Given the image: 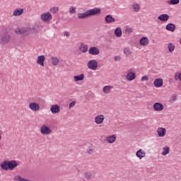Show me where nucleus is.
<instances>
[{
    "mask_svg": "<svg viewBox=\"0 0 181 181\" xmlns=\"http://www.w3.org/2000/svg\"><path fill=\"white\" fill-rule=\"evenodd\" d=\"M100 15H101V8L95 7L84 13H78V19H88V18H91V16H100Z\"/></svg>",
    "mask_w": 181,
    "mask_h": 181,
    "instance_id": "obj_1",
    "label": "nucleus"
},
{
    "mask_svg": "<svg viewBox=\"0 0 181 181\" xmlns=\"http://www.w3.org/2000/svg\"><path fill=\"white\" fill-rule=\"evenodd\" d=\"M0 166L3 170H13L18 166V163L15 160H4Z\"/></svg>",
    "mask_w": 181,
    "mask_h": 181,
    "instance_id": "obj_2",
    "label": "nucleus"
},
{
    "mask_svg": "<svg viewBox=\"0 0 181 181\" xmlns=\"http://www.w3.org/2000/svg\"><path fill=\"white\" fill-rule=\"evenodd\" d=\"M87 67L89 70H97L98 68V62L95 59L89 60L87 63Z\"/></svg>",
    "mask_w": 181,
    "mask_h": 181,
    "instance_id": "obj_3",
    "label": "nucleus"
},
{
    "mask_svg": "<svg viewBox=\"0 0 181 181\" xmlns=\"http://www.w3.org/2000/svg\"><path fill=\"white\" fill-rule=\"evenodd\" d=\"M40 131L42 135H50L52 134V129L46 124L41 126Z\"/></svg>",
    "mask_w": 181,
    "mask_h": 181,
    "instance_id": "obj_4",
    "label": "nucleus"
},
{
    "mask_svg": "<svg viewBox=\"0 0 181 181\" xmlns=\"http://www.w3.org/2000/svg\"><path fill=\"white\" fill-rule=\"evenodd\" d=\"M40 18L42 22H49V21H52V16L50 12H45L41 14Z\"/></svg>",
    "mask_w": 181,
    "mask_h": 181,
    "instance_id": "obj_5",
    "label": "nucleus"
},
{
    "mask_svg": "<svg viewBox=\"0 0 181 181\" xmlns=\"http://www.w3.org/2000/svg\"><path fill=\"white\" fill-rule=\"evenodd\" d=\"M14 32L17 33V35H23V36H28V35H29V29L25 28H16Z\"/></svg>",
    "mask_w": 181,
    "mask_h": 181,
    "instance_id": "obj_6",
    "label": "nucleus"
},
{
    "mask_svg": "<svg viewBox=\"0 0 181 181\" xmlns=\"http://www.w3.org/2000/svg\"><path fill=\"white\" fill-rule=\"evenodd\" d=\"M29 108L31 111L36 112L40 110V105L37 103L32 102L29 103Z\"/></svg>",
    "mask_w": 181,
    "mask_h": 181,
    "instance_id": "obj_7",
    "label": "nucleus"
},
{
    "mask_svg": "<svg viewBox=\"0 0 181 181\" xmlns=\"http://www.w3.org/2000/svg\"><path fill=\"white\" fill-rule=\"evenodd\" d=\"M11 40V35L8 33H6L1 36V43L3 45H8Z\"/></svg>",
    "mask_w": 181,
    "mask_h": 181,
    "instance_id": "obj_8",
    "label": "nucleus"
},
{
    "mask_svg": "<svg viewBox=\"0 0 181 181\" xmlns=\"http://www.w3.org/2000/svg\"><path fill=\"white\" fill-rule=\"evenodd\" d=\"M88 53L92 56H98L100 54V49L97 47H91L88 49Z\"/></svg>",
    "mask_w": 181,
    "mask_h": 181,
    "instance_id": "obj_9",
    "label": "nucleus"
},
{
    "mask_svg": "<svg viewBox=\"0 0 181 181\" xmlns=\"http://www.w3.org/2000/svg\"><path fill=\"white\" fill-rule=\"evenodd\" d=\"M135 78H136V74H135V72L129 71L126 75V79L127 81H132L135 80Z\"/></svg>",
    "mask_w": 181,
    "mask_h": 181,
    "instance_id": "obj_10",
    "label": "nucleus"
},
{
    "mask_svg": "<svg viewBox=\"0 0 181 181\" xmlns=\"http://www.w3.org/2000/svg\"><path fill=\"white\" fill-rule=\"evenodd\" d=\"M153 86L156 88H159L160 87H162V86H163V79L160 78H156L153 81Z\"/></svg>",
    "mask_w": 181,
    "mask_h": 181,
    "instance_id": "obj_11",
    "label": "nucleus"
},
{
    "mask_svg": "<svg viewBox=\"0 0 181 181\" xmlns=\"http://www.w3.org/2000/svg\"><path fill=\"white\" fill-rule=\"evenodd\" d=\"M45 60H46V57H45V55H40L37 59V63L42 67H44Z\"/></svg>",
    "mask_w": 181,
    "mask_h": 181,
    "instance_id": "obj_12",
    "label": "nucleus"
},
{
    "mask_svg": "<svg viewBox=\"0 0 181 181\" xmlns=\"http://www.w3.org/2000/svg\"><path fill=\"white\" fill-rule=\"evenodd\" d=\"M105 21L106 23L110 24L113 23V22H117V20H115V18H114L111 14H108L105 16Z\"/></svg>",
    "mask_w": 181,
    "mask_h": 181,
    "instance_id": "obj_13",
    "label": "nucleus"
},
{
    "mask_svg": "<svg viewBox=\"0 0 181 181\" xmlns=\"http://www.w3.org/2000/svg\"><path fill=\"white\" fill-rule=\"evenodd\" d=\"M153 108L155 111H163L164 108L163 104L157 102L153 104Z\"/></svg>",
    "mask_w": 181,
    "mask_h": 181,
    "instance_id": "obj_14",
    "label": "nucleus"
},
{
    "mask_svg": "<svg viewBox=\"0 0 181 181\" xmlns=\"http://www.w3.org/2000/svg\"><path fill=\"white\" fill-rule=\"evenodd\" d=\"M105 117L103 115H98L95 117V122L97 125H100L104 122Z\"/></svg>",
    "mask_w": 181,
    "mask_h": 181,
    "instance_id": "obj_15",
    "label": "nucleus"
},
{
    "mask_svg": "<svg viewBox=\"0 0 181 181\" xmlns=\"http://www.w3.org/2000/svg\"><path fill=\"white\" fill-rule=\"evenodd\" d=\"M169 18L170 17L168 14H161L157 18V19L160 22H168L169 21Z\"/></svg>",
    "mask_w": 181,
    "mask_h": 181,
    "instance_id": "obj_16",
    "label": "nucleus"
},
{
    "mask_svg": "<svg viewBox=\"0 0 181 181\" xmlns=\"http://www.w3.org/2000/svg\"><path fill=\"white\" fill-rule=\"evenodd\" d=\"M157 134H158V136H160V138H163V136H165V135H166V129H165L163 127H159L157 129Z\"/></svg>",
    "mask_w": 181,
    "mask_h": 181,
    "instance_id": "obj_17",
    "label": "nucleus"
},
{
    "mask_svg": "<svg viewBox=\"0 0 181 181\" xmlns=\"http://www.w3.org/2000/svg\"><path fill=\"white\" fill-rule=\"evenodd\" d=\"M50 111L52 114H59L60 112V107L57 105H53L50 107Z\"/></svg>",
    "mask_w": 181,
    "mask_h": 181,
    "instance_id": "obj_18",
    "label": "nucleus"
},
{
    "mask_svg": "<svg viewBox=\"0 0 181 181\" xmlns=\"http://www.w3.org/2000/svg\"><path fill=\"white\" fill-rule=\"evenodd\" d=\"M136 156H137L139 159H142L143 158H145V156H146V153H145V151L139 149L136 152Z\"/></svg>",
    "mask_w": 181,
    "mask_h": 181,
    "instance_id": "obj_19",
    "label": "nucleus"
},
{
    "mask_svg": "<svg viewBox=\"0 0 181 181\" xmlns=\"http://www.w3.org/2000/svg\"><path fill=\"white\" fill-rule=\"evenodd\" d=\"M112 88H114L112 86H105L103 88V93L110 94L111 91H112Z\"/></svg>",
    "mask_w": 181,
    "mask_h": 181,
    "instance_id": "obj_20",
    "label": "nucleus"
},
{
    "mask_svg": "<svg viewBox=\"0 0 181 181\" xmlns=\"http://www.w3.org/2000/svg\"><path fill=\"white\" fill-rule=\"evenodd\" d=\"M139 43L141 46H148V45H149V39L146 37H143L140 39Z\"/></svg>",
    "mask_w": 181,
    "mask_h": 181,
    "instance_id": "obj_21",
    "label": "nucleus"
},
{
    "mask_svg": "<svg viewBox=\"0 0 181 181\" xmlns=\"http://www.w3.org/2000/svg\"><path fill=\"white\" fill-rule=\"evenodd\" d=\"M166 30H169L170 32H175L176 30V25L173 23H168L165 26Z\"/></svg>",
    "mask_w": 181,
    "mask_h": 181,
    "instance_id": "obj_22",
    "label": "nucleus"
},
{
    "mask_svg": "<svg viewBox=\"0 0 181 181\" xmlns=\"http://www.w3.org/2000/svg\"><path fill=\"white\" fill-rule=\"evenodd\" d=\"M23 13V8H18L14 10L13 16H21Z\"/></svg>",
    "mask_w": 181,
    "mask_h": 181,
    "instance_id": "obj_23",
    "label": "nucleus"
},
{
    "mask_svg": "<svg viewBox=\"0 0 181 181\" xmlns=\"http://www.w3.org/2000/svg\"><path fill=\"white\" fill-rule=\"evenodd\" d=\"M106 141L108 142V144H114V142L117 141V136H115V134L110 136L107 137Z\"/></svg>",
    "mask_w": 181,
    "mask_h": 181,
    "instance_id": "obj_24",
    "label": "nucleus"
},
{
    "mask_svg": "<svg viewBox=\"0 0 181 181\" xmlns=\"http://www.w3.org/2000/svg\"><path fill=\"white\" fill-rule=\"evenodd\" d=\"M132 6L134 12H139L141 11V5L138 3H134Z\"/></svg>",
    "mask_w": 181,
    "mask_h": 181,
    "instance_id": "obj_25",
    "label": "nucleus"
},
{
    "mask_svg": "<svg viewBox=\"0 0 181 181\" xmlns=\"http://www.w3.org/2000/svg\"><path fill=\"white\" fill-rule=\"evenodd\" d=\"M80 52H82V53H87L88 52V46L81 44L79 47Z\"/></svg>",
    "mask_w": 181,
    "mask_h": 181,
    "instance_id": "obj_26",
    "label": "nucleus"
},
{
    "mask_svg": "<svg viewBox=\"0 0 181 181\" xmlns=\"http://www.w3.org/2000/svg\"><path fill=\"white\" fill-rule=\"evenodd\" d=\"M170 152V148L169 146H165L163 148V152L161 153V155H163V156H166V155H169Z\"/></svg>",
    "mask_w": 181,
    "mask_h": 181,
    "instance_id": "obj_27",
    "label": "nucleus"
},
{
    "mask_svg": "<svg viewBox=\"0 0 181 181\" xmlns=\"http://www.w3.org/2000/svg\"><path fill=\"white\" fill-rule=\"evenodd\" d=\"M115 35L117 37H121L122 36V30L118 27L115 30Z\"/></svg>",
    "mask_w": 181,
    "mask_h": 181,
    "instance_id": "obj_28",
    "label": "nucleus"
},
{
    "mask_svg": "<svg viewBox=\"0 0 181 181\" xmlns=\"http://www.w3.org/2000/svg\"><path fill=\"white\" fill-rule=\"evenodd\" d=\"M59 58L57 57H51V63L53 66H57L59 63Z\"/></svg>",
    "mask_w": 181,
    "mask_h": 181,
    "instance_id": "obj_29",
    "label": "nucleus"
},
{
    "mask_svg": "<svg viewBox=\"0 0 181 181\" xmlns=\"http://www.w3.org/2000/svg\"><path fill=\"white\" fill-rule=\"evenodd\" d=\"M123 53L125 56H131L132 54V52L131 51V48L129 47H126L123 49Z\"/></svg>",
    "mask_w": 181,
    "mask_h": 181,
    "instance_id": "obj_30",
    "label": "nucleus"
},
{
    "mask_svg": "<svg viewBox=\"0 0 181 181\" xmlns=\"http://www.w3.org/2000/svg\"><path fill=\"white\" fill-rule=\"evenodd\" d=\"M74 81H83L84 80V74H81L79 76H74Z\"/></svg>",
    "mask_w": 181,
    "mask_h": 181,
    "instance_id": "obj_31",
    "label": "nucleus"
},
{
    "mask_svg": "<svg viewBox=\"0 0 181 181\" xmlns=\"http://www.w3.org/2000/svg\"><path fill=\"white\" fill-rule=\"evenodd\" d=\"M177 100V95L174 93L170 96L168 103H170V104H173V103H176Z\"/></svg>",
    "mask_w": 181,
    "mask_h": 181,
    "instance_id": "obj_32",
    "label": "nucleus"
},
{
    "mask_svg": "<svg viewBox=\"0 0 181 181\" xmlns=\"http://www.w3.org/2000/svg\"><path fill=\"white\" fill-rule=\"evenodd\" d=\"M175 47H176L175 46V44H173L172 42H170L168 45V51L170 52V53H173V52H175Z\"/></svg>",
    "mask_w": 181,
    "mask_h": 181,
    "instance_id": "obj_33",
    "label": "nucleus"
},
{
    "mask_svg": "<svg viewBox=\"0 0 181 181\" xmlns=\"http://www.w3.org/2000/svg\"><path fill=\"white\" fill-rule=\"evenodd\" d=\"M180 2V0H170L167 1L168 5H177Z\"/></svg>",
    "mask_w": 181,
    "mask_h": 181,
    "instance_id": "obj_34",
    "label": "nucleus"
},
{
    "mask_svg": "<svg viewBox=\"0 0 181 181\" xmlns=\"http://www.w3.org/2000/svg\"><path fill=\"white\" fill-rule=\"evenodd\" d=\"M92 178H93V173H91L90 172H87L85 173V179H86V180H90Z\"/></svg>",
    "mask_w": 181,
    "mask_h": 181,
    "instance_id": "obj_35",
    "label": "nucleus"
},
{
    "mask_svg": "<svg viewBox=\"0 0 181 181\" xmlns=\"http://www.w3.org/2000/svg\"><path fill=\"white\" fill-rule=\"evenodd\" d=\"M50 12H52V13H57V12H59V8L57 7L51 8Z\"/></svg>",
    "mask_w": 181,
    "mask_h": 181,
    "instance_id": "obj_36",
    "label": "nucleus"
},
{
    "mask_svg": "<svg viewBox=\"0 0 181 181\" xmlns=\"http://www.w3.org/2000/svg\"><path fill=\"white\" fill-rule=\"evenodd\" d=\"M76 9H77V8L74 7V6H71L69 8V12L70 13H76Z\"/></svg>",
    "mask_w": 181,
    "mask_h": 181,
    "instance_id": "obj_37",
    "label": "nucleus"
},
{
    "mask_svg": "<svg viewBox=\"0 0 181 181\" xmlns=\"http://www.w3.org/2000/svg\"><path fill=\"white\" fill-rule=\"evenodd\" d=\"M133 30H132V28H127L126 30H125V33H127V35H131V33H132Z\"/></svg>",
    "mask_w": 181,
    "mask_h": 181,
    "instance_id": "obj_38",
    "label": "nucleus"
},
{
    "mask_svg": "<svg viewBox=\"0 0 181 181\" xmlns=\"http://www.w3.org/2000/svg\"><path fill=\"white\" fill-rule=\"evenodd\" d=\"M76 101H72L69 105V108H73V107H74V105H76Z\"/></svg>",
    "mask_w": 181,
    "mask_h": 181,
    "instance_id": "obj_39",
    "label": "nucleus"
},
{
    "mask_svg": "<svg viewBox=\"0 0 181 181\" xmlns=\"http://www.w3.org/2000/svg\"><path fill=\"white\" fill-rule=\"evenodd\" d=\"M94 152H95V150L94 148H89L87 151V153H89V154L94 153Z\"/></svg>",
    "mask_w": 181,
    "mask_h": 181,
    "instance_id": "obj_40",
    "label": "nucleus"
},
{
    "mask_svg": "<svg viewBox=\"0 0 181 181\" xmlns=\"http://www.w3.org/2000/svg\"><path fill=\"white\" fill-rule=\"evenodd\" d=\"M114 60L115 61V62H120L121 61V57L120 56H115V57H114Z\"/></svg>",
    "mask_w": 181,
    "mask_h": 181,
    "instance_id": "obj_41",
    "label": "nucleus"
},
{
    "mask_svg": "<svg viewBox=\"0 0 181 181\" xmlns=\"http://www.w3.org/2000/svg\"><path fill=\"white\" fill-rule=\"evenodd\" d=\"M149 80V77L148 76H144L141 78V81H148Z\"/></svg>",
    "mask_w": 181,
    "mask_h": 181,
    "instance_id": "obj_42",
    "label": "nucleus"
},
{
    "mask_svg": "<svg viewBox=\"0 0 181 181\" xmlns=\"http://www.w3.org/2000/svg\"><path fill=\"white\" fill-rule=\"evenodd\" d=\"M65 36H69V32H65Z\"/></svg>",
    "mask_w": 181,
    "mask_h": 181,
    "instance_id": "obj_43",
    "label": "nucleus"
},
{
    "mask_svg": "<svg viewBox=\"0 0 181 181\" xmlns=\"http://www.w3.org/2000/svg\"><path fill=\"white\" fill-rule=\"evenodd\" d=\"M2 139V136L0 134V141Z\"/></svg>",
    "mask_w": 181,
    "mask_h": 181,
    "instance_id": "obj_44",
    "label": "nucleus"
},
{
    "mask_svg": "<svg viewBox=\"0 0 181 181\" xmlns=\"http://www.w3.org/2000/svg\"><path fill=\"white\" fill-rule=\"evenodd\" d=\"M180 43L181 44V39L180 40Z\"/></svg>",
    "mask_w": 181,
    "mask_h": 181,
    "instance_id": "obj_45",
    "label": "nucleus"
}]
</instances>
